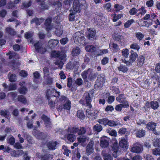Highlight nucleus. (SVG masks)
<instances>
[{
	"mask_svg": "<svg viewBox=\"0 0 160 160\" xmlns=\"http://www.w3.org/2000/svg\"><path fill=\"white\" fill-rule=\"evenodd\" d=\"M44 21L43 18L38 19V18H34L31 21V23H35L36 25H40Z\"/></svg>",
	"mask_w": 160,
	"mask_h": 160,
	"instance_id": "25",
	"label": "nucleus"
},
{
	"mask_svg": "<svg viewBox=\"0 0 160 160\" xmlns=\"http://www.w3.org/2000/svg\"><path fill=\"white\" fill-rule=\"evenodd\" d=\"M88 71L89 73L88 76V79L91 81H93L96 78L98 74L94 72L92 69L90 68L88 69Z\"/></svg>",
	"mask_w": 160,
	"mask_h": 160,
	"instance_id": "14",
	"label": "nucleus"
},
{
	"mask_svg": "<svg viewBox=\"0 0 160 160\" xmlns=\"http://www.w3.org/2000/svg\"><path fill=\"white\" fill-rule=\"evenodd\" d=\"M71 102L70 101L68 100L65 103L63 104V108L64 109L69 110L71 108Z\"/></svg>",
	"mask_w": 160,
	"mask_h": 160,
	"instance_id": "38",
	"label": "nucleus"
},
{
	"mask_svg": "<svg viewBox=\"0 0 160 160\" xmlns=\"http://www.w3.org/2000/svg\"><path fill=\"white\" fill-rule=\"evenodd\" d=\"M59 144L58 142L52 140L47 143V146L49 150H53L57 148Z\"/></svg>",
	"mask_w": 160,
	"mask_h": 160,
	"instance_id": "11",
	"label": "nucleus"
},
{
	"mask_svg": "<svg viewBox=\"0 0 160 160\" xmlns=\"http://www.w3.org/2000/svg\"><path fill=\"white\" fill-rule=\"evenodd\" d=\"M67 139L71 142H73L76 139L75 136L73 134H68L67 136Z\"/></svg>",
	"mask_w": 160,
	"mask_h": 160,
	"instance_id": "34",
	"label": "nucleus"
},
{
	"mask_svg": "<svg viewBox=\"0 0 160 160\" xmlns=\"http://www.w3.org/2000/svg\"><path fill=\"white\" fill-rule=\"evenodd\" d=\"M125 99L126 98L124 94H120L116 98V100L120 103L123 102Z\"/></svg>",
	"mask_w": 160,
	"mask_h": 160,
	"instance_id": "40",
	"label": "nucleus"
},
{
	"mask_svg": "<svg viewBox=\"0 0 160 160\" xmlns=\"http://www.w3.org/2000/svg\"><path fill=\"white\" fill-rule=\"evenodd\" d=\"M118 68L119 71L123 73L126 72L128 70V68L127 67L122 64L120 65Z\"/></svg>",
	"mask_w": 160,
	"mask_h": 160,
	"instance_id": "33",
	"label": "nucleus"
},
{
	"mask_svg": "<svg viewBox=\"0 0 160 160\" xmlns=\"http://www.w3.org/2000/svg\"><path fill=\"white\" fill-rule=\"evenodd\" d=\"M119 133L121 134H124L125 136H127L130 134L129 132L127 131L126 129L125 128H122L120 129L118 132Z\"/></svg>",
	"mask_w": 160,
	"mask_h": 160,
	"instance_id": "32",
	"label": "nucleus"
},
{
	"mask_svg": "<svg viewBox=\"0 0 160 160\" xmlns=\"http://www.w3.org/2000/svg\"><path fill=\"white\" fill-rule=\"evenodd\" d=\"M128 139V136H125V138L119 142V145L123 148H126L127 145V140Z\"/></svg>",
	"mask_w": 160,
	"mask_h": 160,
	"instance_id": "18",
	"label": "nucleus"
},
{
	"mask_svg": "<svg viewBox=\"0 0 160 160\" xmlns=\"http://www.w3.org/2000/svg\"><path fill=\"white\" fill-rule=\"evenodd\" d=\"M105 81V76L101 74L98 76V78L94 85L95 88L100 89L103 86V84Z\"/></svg>",
	"mask_w": 160,
	"mask_h": 160,
	"instance_id": "3",
	"label": "nucleus"
},
{
	"mask_svg": "<svg viewBox=\"0 0 160 160\" xmlns=\"http://www.w3.org/2000/svg\"><path fill=\"white\" fill-rule=\"evenodd\" d=\"M15 139L13 136L10 137H8L7 138V142L11 145H13L14 144L15 142Z\"/></svg>",
	"mask_w": 160,
	"mask_h": 160,
	"instance_id": "39",
	"label": "nucleus"
},
{
	"mask_svg": "<svg viewBox=\"0 0 160 160\" xmlns=\"http://www.w3.org/2000/svg\"><path fill=\"white\" fill-rule=\"evenodd\" d=\"M134 22V20L131 19V20L128 21L124 24V27L126 28H128L130 27V26Z\"/></svg>",
	"mask_w": 160,
	"mask_h": 160,
	"instance_id": "50",
	"label": "nucleus"
},
{
	"mask_svg": "<svg viewBox=\"0 0 160 160\" xmlns=\"http://www.w3.org/2000/svg\"><path fill=\"white\" fill-rule=\"evenodd\" d=\"M75 82L77 85L80 86L82 84L83 81L82 78H78L75 80Z\"/></svg>",
	"mask_w": 160,
	"mask_h": 160,
	"instance_id": "59",
	"label": "nucleus"
},
{
	"mask_svg": "<svg viewBox=\"0 0 160 160\" xmlns=\"http://www.w3.org/2000/svg\"><path fill=\"white\" fill-rule=\"evenodd\" d=\"M88 108L86 111L87 116L89 118L93 119L94 118L95 112L93 110L91 109V108Z\"/></svg>",
	"mask_w": 160,
	"mask_h": 160,
	"instance_id": "19",
	"label": "nucleus"
},
{
	"mask_svg": "<svg viewBox=\"0 0 160 160\" xmlns=\"http://www.w3.org/2000/svg\"><path fill=\"white\" fill-rule=\"evenodd\" d=\"M144 57L142 56H139L137 60V63L138 65L140 66H142L144 63Z\"/></svg>",
	"mask_w": 160,
	"mask_h": 160,
	"instance_id": "28",
	"label": "nucleus"
},
{
	"mask_svg": "<svg viewBox=\"0 0 160 160\" xmlns=\"http://www.w3.org/2000/svg\"><path fill=\"white\" fill-rule=\"evenodd\" d=\"M17 94L15 92H12L9 93L8 96L12 100H14L17 97Z\"/></svg>",
	"mask_w": 160,
	"mask_h": 160,
	"instance_id": "48",
	"label": "nucleus"
},
{
	"mask_svg": "<svg viewBox=\"0 0 160 160\" xmlns=\"http://www.w3.org/2000/svg\"><path fill=\"white\" fill-rule=\"evenodd\" d=\"M27 91V88L24 86L22 87L19 88V92L20 93L25 94Z\"/></svg>",
	"mask_w": 160,
	"mask_h": 160,
	"instance_id": "52",
	"label": "nucleus"
},
{
	"mask_svg": "<svg viewBox=\"0 0 160 160\" xmlns=\"http://www.w3.org/2000/svg\"><path fill=\"white\" fill-rule=\"evenodd\" d=\"M70 131L73 133H77L78 135H79L83 134L89 135H91L92 133V132L89 128L84 127L79 128L74 127L71 128Z\"/></svg>",
	"mask_w": 160,
	"mask_h": 160,
	"instance_id": "2",
	"label": "nucleus"
},
{
	"mask_svg": "<svg viewBox=\"0 0 160 160\" xmlns=\"http://www.w3.org/2000/svg\"><path fill=\"white\" fill-rule=\"evenodd\" d=\"M80 10L76 8H73V10H70V14L68 16L69 21L72 22L75 20L77 13L80 12Z\"/></svg>",
	"mask_w": 160,
	"mask_h": 160,
	"instance_id": "8",
	"label": "nucleus"
},
{
	"mask_svg": "<svg viewBox=\"0 0 160 160\" xmlns=\"http://www.w3.org/2000/svg\"><path fill=\"white\" fill-rule=\"evenodd\" d=\"M151 108L153 109H157L159 107L158 103L157 101H153L151 102Z\"/></svg>",
	"mask_w": 160,
	"mask_h": 160,
	"instance_id": "37",
	"label": "nucleus"
},
{
	"mask_svg": "<svg viewBox=\"0 0 160 160\" xmlns=\"http://www.w3.org/2000/svg\"><path fill=\"white\" fill-rule=\"evenodd\" d=\"M9 81L11 82H14L17 80L16 76L15 74H12L9 77Z\"/></svg>",
	"mask_w": 160,
	"mask_h": 160,
	"instance_id": "54",
	"label": "nucleus"
},
{
	"mask_svg": "<svg viewBox=\"0 0 160 160\" xmlns=\"http://www.w3.org/2000/svg\"><path fill=\"white\" fill-rule=\"evenodd\" d=\"M136 136L137 137L141 138L145 134V131L143 129L139 130L136 133Z\"/></svg>",
	"mask_w": 160,
	"mask_h": 160,
	"instance_id": "31",
	"label": "nucleus"
},
{
	"mask_svg": "<svg viewBox=\"0 0 160 160\" xmlns=\"http://www.w3.org/2000/svg\"><path fill=\"white\" fill-rule=\"evenodd\" d=\"M108 125L110 127L116 126L121 125L120 123L117 121L111 120L108 119Z\"/></svg>",
	"mask_w": 160,
	"mask_h": 160,
	"instance_id": "26",
	"label": "nucleus"
},
{
	"mask_svg": "<svg viewBox=\"0 0 160 160\" xmlns=\"http://www.w3.org/2000/svg\"><path fill=\"white\" fill-rule=\"evenodd\" d=\"M80 50L78 47H75L72 48V54L73 56L78 55L80 53Z\"/></svg>",
	"mask_w": 160,
	"mask_h": 160,
	"instance_id": "21",
	"label": "nucleus"
},
{
	"mask_svg": "<svg viewBox=\"0 0 160 160\" xmlns=\"http://www.w3.org/2000/svg\"><path fill=\"white\" fill-rule=\"evenodd\" d=\"M138 11L139 12L136 14V16H138L140 14L143 15L146 12V10L144 9V7H141V8L138 9Z\"/></svg>",
	"mask_w": 160,
	"mask_h": 160,
	"instance_id": "49",
	"label": "nucleus"
},
{
	"mask_svg": "<svg viewBox=\"0 0 160 160\" xmlns=\"http://www.w3.org/2000/svg\"><path fill=\"white\" fill-rule=\"evenodd\" d=\"M114 7L115 9V11L117 12L122 10L124 8L123 6L120 4H115L114 5Z\"/></svg>",
	"mask_w": 160,
	"mask_h": 160,
	"instance_id": "42",
	"label": "nucleus"
},
{
	"mask_svg": "<svg viewBox=\"0 0 160 160\" xmlns=\"http://www.w3.org/2000/svg\"><path fill=\"white\" fill-rule=\"evenodd\" d=\"M104 160H112L113 158L111 155L108 153H105L103 155Z\"/></svg>",
	"mask_w": 160,
	"mask_h": 160,
	"instance_id": "57",
	"label": "nucleus"
},
{
	"mask_svg": "<svg viewBox=\"0 0 160 160\" xmlns=\"http://www.w3.org/2000/svg\"><path fill=\"white\" fill-rule=\"evenodd\" d=\"M62 28L60 26L57 28L55 31V33L57 36L60 37L62 35Z\"/></svg>",
	"mask_w": 160,
	"mask_h": 160,
	"instance_id": "29",
	"label": "nucleus"
},
{
	"mask_svg": "<svg viewBox=\"0 0 160 160\" xmlns=\"http://www.w3.org/2000/svg\"><path fill=\"white\" fill-rule=\"evenodd\" d=\"M58 43L57 40H51L48 42V45L50 48H52L54 47L57 45Z\"/></svg>",
	"mask_w": 160,
	"mask_h": 160,
	"instance_id": "23",
	"label": "nucleus"
},
{
	"mask_svg": "<svg viewBox=\"0 0 160 160\" xmlns=\"http://www.w3.org/2000/svg\"><path fill=\"white\" fill-rule=\"evenodd\" d=\"M135 36L138 39L141 41L143 38L144 35L141 32H138L136 33Z\"/></svg>",
	"mask_w": 160,
	"mask_h": 160,
	"instance_id": "47",
	"label": "nucleus"
},
{
	"mask_svg": "<svg viewBox=\"0 0 160 160\" xmlns=\"http://www.w3.org/2000/svg\"><path fill=\"white\" fill-rule=\"evenodd\" d=\"M73 8L80 10L81 8L83 6L85 2V0H73Z\"/></svg>",
	"mask_w": 160,
	"mask_h": 160,
	"instance_id": "10",
	"label": "nucleus"
},
{
	"mask_svg": "<svg viewBox=\"0 0 160 160\" xmlns=\"http://www.w3.org/2000/svg\"><path fill=\"white\" fill-rule=\"evenodd\" d=\"M122 55L125 58L128 57L129 53V51L127 49H123L122 51Z\"/></svg>",
	"mask_w": 160,
	"mask_h": 160,
	"instance_id": "58",
	"label": "nucleus"
},
{
	"mask_svg": "<svg viewBox=\"0 0 160 160\" xmlns=\"http://www.w3.org/2000/svg\"><path fill=\"white\" fill-rule=\"evenodd\" d=\"M138 56L137 53H135L134 54L130 55V61L132 62H134L135 61L136 58Z\"/></svg>",
	"mask_w": 160,
	"mask_h": 160,
	"instance_id": "60",
	"label": "nucleus"
},
{
	"mask_svg": "<svg viewBox=\"0 0 160 160\" xmlns=\"http://www.w3.org/2000/svg\"><path fill=\"white\" fill-rule=\"evenodd\" d=\"M85 98V105L88 107V108H92V106L91 104L92 102V94L86 92L84 94Z\"/></svg>",
	"mask_w": 160,
	"mask_h": 160,
	"instance_id": "12",
	"label": "nucleus"
},
{
	"mask_svg": "<svg viewBox=\"0 0 160 160\" xmlns=\"http://www.w3.org/2000/svg\"><path fill=\"white\" fill-rule=\"evenodd\" d=\"M37 2L40 3L41 8L42 10L47 9L49 8V6L47 4H45L44 0H37Z\"/></svg>",
	"mask_w": 160,
	"mask_h": 160,
	"instance_id": "22",
	"label": "nucleus"
},
{
	"mask_svg": "<svg viewBox=\"0 0 160 160\" xmlns=\"http://www.w3.org/2000/svg\"><path fill=\"white\" fill-rule=\"evenodd\" d=\"M138 11V9H137L135 8H133L131 9L129 11V13L131 15H134L135 14H137Z\"/></svg>",
	"mask_w": 160,
	"mask_h": 160,
	"instance_id": "62",
	"label": "nucleus"
},
{
	"mask_svg": "<svg viewBox=\"0 0 160 160\" xmlns=\"http://www.w3.org/2000/svg\"><path fill=\"white\" fill-rule=\"evenodd\" d=\"M84 34L80 32H76L74 35L73 40L77 44H82L84 42Z\"/></svg>",
	"mask_w": 160,
	"mask_h": 160,
	"instance_id": "4",
	"label": "nucleus"
},
{
	"mask_svg": "<svg viewBox=\"0 0 160 160\" xmlns=\"http://www.w3.org/2000/svg\"><path fill=\"white\" fill-rule=\"evenodd\" d=\"M62 149L63 150V153L67 156H68L69 154L71 153V151L68 149L67 147L65 146H62Z\"/></svg>",
	"mask_w": 160,
	"mask_h": 160,
	"instance_id": "35",
	"label": "nucleus"
},
{
	"mask_svg": "<svg viewBox=\"0 0 160 160\" xmlns=\"http://www.w3.org/2000/svg\"><path fill=\"white\" fill-rule=\"evenodd\" d=\"M6 30L7 32L12 35H15L16 34V32L10 27L7 28L6 29Z\"/></svg>",
	"mask_w": 160,
	"mask_h": 160,
	"instance_id": "43",
	"label": "nucleus"
},
{
	"mask_svg": "<svg viewBox=\"0 0 160 160\" xmlns=\"http://www.w3.org/2000/svg\"><path fill=\"white\" fill-rule=\"evenodd\" d=\"M85 49L87 51L92 53L96 51V48L92 45H88L85 47Z\"/></svg>",
	"mask_w": 160,
	"mask_h": 160,
	"instance_id": "24",
	"label": "nucleus"
},
{
	"mask_svg": "<svg viewBox=\"0 0 160 160\" xmlns=\"http://www.w3.org/2000/svg\"><path fill=\"white\" fill-rule=\"evenodd\" d=\"M77 116L81 119H83L85 117V115L83 112L81 110H78L77 111Z\"/></svg>",
	"mask_w": 160,
	"mask_h": 160,
	"instance_id": "36",
	"label": "nucleus"
},
{
	"mask_svg": "<svg viewBox=\"0 0 160 160\" xmlns=\"http://www.w3.org/2000/svg\"><path fill=\"white\" fill-rule=\"evenodd\" d=\"M89 73L88 71V70L87 71H85L83 72L81 74V75L85 81L87 78L88 74Z\"/></svg>",
	"mask_w": 160,
	"mask_h": 160,
	"instance_id": "56",
	"label": "nucleus"
},
{
	"mask_svg": "<svg viewBox=\"0 0 160 160\" xmlns=\"http://www.w3.org/2000/svg\"><path fill=\"white\" fill-rule=\"evenodd\" d=\"M41 118L43 121L46 127L49 129L52 126L50 118L44 114L42 115Z\"/></svg>",
	"mask_w": 160,
	"mask_h": 160,
	"instance_id": "13",
	"label": "nucleus"
},
{
	"mask_svg": "<svg viewBox=\"0 0 160 160\" xmlns=\"http://www.w3.org/2000/svg\"><path fill=\"white\" fill-rule=\"evenodd\" d=\"M152 153L155 155H160V149L159 148H155L152 150Z\"/></svg>",
	"mask_w": 160,
	"mask_h": 160,
	"instance_id": "61",
	"label": "nucleus"
},
{
	"mask_svg": "<svg viewBox=\"0 0 160 160\" xmlns=\"http://www.w3.org/2000/svg\"><path fill=\"white\" fill-rule=\"evenodd\" d=\"M34 134L36 138L39 139H43L47 137V134L38 131L34 133Z\"/></svg>",
	"mask_w": 160,
	"mask_h": 160,
	"instance_id": "20",
	"label": "nucleus"
},
{
	"mask_svg": "<svg viewBox=\"0 0 160 160\" xmlns=\"http://www.w3.org/2000/svg\"><path fill=\"white\" fill-rule=\"evenodd\" d=\"M18 101L24 104L27 102V100L26 98L22 95H20L18 96Z\"/></svg>",
	"mask_w": 160,
	"mask_h": 160,
	"instance_id": "44",
	"label": "nucleus"
},
{
	"mask_svg": "<svg viewBox=\"0 0 160 160\" xmlns=\"http://www.w3.org/2000/svg\"><path fill=\"white\" fill-rule=\"evenodd\" d=\"M112 148L113 151L118 152L119 147L118 146V142L115 141L112 146Z\"/></svg>",
	"mask_w": 160,
	"mask_h": 160,
	"instance_id": "51",
	"label": "nucleus"
},
{
	"mask_svg": "<svg viewBox=\"0 0 160 160\" xmlns=\"http://www.w3.org/2000/svg\"><path fill=\"white\" fill-rule=\"evenodd\" d=\"M9 112L8 110H2L0 112V114L1 116H4L8 118H9Z\"/></svg>",
	"mask_w": 160,
	"mask_h": 160,
	"instance_id": "46",
	"label": "nucleus"
},
{
	"mask_svg": "<svg viewBox=\"0 0 160 160\" xmlns=\"http://www.w3.org/2000/svg\"><path fill=\"white\" fill-rule=\"evenodd\" d=\"M109 139L106 137H103L101 138L100 141V146L103 148L107 147L109 145Z\"/></svg>",
	"mask_w": 160,
	"mask_h": 160,
	"instance_id": "16",
	"label": "nucleus"
},
{
	"mask_svg": "<svg viewBox=\"0 0 160 160\" xmlns=\"http://www.w3.org/2000/svg\"><path fill=\"white\" fill-rule=\"evenodd\" d=\"M142 145L138 142H137L133 145L131 149V151L136 153H139L142 152Z\"/></svg>",
	"mask_w": 160,
	"mask_h": 160,
	"instance_id": "9",
	"label": "nucleus"
},
{
	"mask_svg": "<svg viewBox=\"0 0 160 160\" xmlns=\"http://www.w3.org/2000/svg\"><path fill=\"white\" fill-rule=\"evenodd\" d=\"M35 49L36 51L41 54H44L46 51V48L43 46L42 43L40 42L35 41L34 43Z\"/></svg>",
	"mask_w": 160,
	"mask_h": 160,
	"instance_id": "5",
	"label": "nucleus"
},
{
	"mask_svg": "<svg viewBox=\"0 0 160 160\" xmlns=\"http://www.w3.org/2000/svg\"><path fill=\"white\" fill-rule=\"evenodd\" d=\"M74 69L77 71L80 66L79 63L77 60H75L73 61Z\"/></svg>",
	"mask_w": 160,
	"mask_h": 160,
	"instance_id": "53",
	"label": "nucleus"
},
{
	"mask_svg": "<svg viewBox=\"0 0 160 160\" xmlns=\"http://www.w3.org/2000/svg\"><path fill=\"white\" fill-rule=\"evenodd\" d=\"M96 32L93 28L88 29L86 32V37L87 39L91 41H93L95 38Z\"/></svg>",
	"mask_w": 160,
	"mask_h": 160,
	"instance_id": "6",
	"label": "nucleus"
},
{
	"mask_svg": "<svg viewBox=\"0 0 160 160\" xmlns=\"http://www.w3.org/2000/svg\"><path fill=\"white\" fill-rule=\"evenodd\" d=\"M36 156L41 160H49L52 159L53 157L52 154L48 153L42 154L39 152L36 153Z\"/></svg>",
	"mask_w": 160,
	"mask_h": 160,
	"instance_id": "7",
	"label": "nucleus"
},
{
	"mask_svg": "<svg viewBox=\"0 0 160 160\" xmlns=\"http://www.w3.org/2000/svg\"><path fill=\"white\" fill-rule=\"evenodd\" d=\"M51 55L52 57L58 58L54 63L61 69L65 61V54L62 52L54 51L52 52Z\"/></svg>",
	"mask_w": 160,
	"mask_h": 160,
	"instance_id": "1",
	"label": "nucleus"
},
{
	"mask_svg": "<svg viewBox=\"0 0 160 160\" xmlns=\"http://www.w3.org/2000/svg\"><path fill=\"white\" fill-rule=\"evenodd\" d=\"M157 16L155 15L154 14H151V15H150V21H145L144 22V23L146 25V26L147 24H148L149 25H151L152 24V20L153 19H154L155 18V17H156Z\"/></svg>",
	"mask_w": 160,
	"mask_h": 160,
	"instance_id": "41",
	"label": "nucleus"
},
{
	"mask_svg": "<svg viewBox=\"0 0 160 160\" xmlns=\"http://www.w3.org/2000/svg\"><path fill=\"white\" fill-rule=\"evenodd\" d=\"M156 125L155 123L152 122H149L147 124V128L148 129L153 131L154 133L157 134V133L155 130Z\"/></svg>",
	"mask_w": 160,
	"mask_h": 160,
	"instance_id": "17",
	"label": "nucleus"
},
{
	"mask_svg": "<svg viewBox=\"0 0 160 160\" xmlns=\"http://www.w3.org/2000/svg\"><path fill=\"white\" fill-rule=\"evenodd\" d=\"M102 129V127L99 123L97 124L93 127V131L98 132H100Z\"/></svg>",
	"mask_w": 160,
	"mask_h": 160,
	"instance_id": "27",
	"label": "nucleus"
},
{
	"mask_svg": "<svg viewBox=\"0 0 160 160\" xmlns=\"http://www.w3.org/2000/svg\"><path fill=\"white\" fill-rule=\"evenodd\" d=\"M130 48H131L136 49L137 51H138L140 48L138 44L136 43H133L130 46Z\"/></svg>",
	"mask_w": 160,
	"mask_h": 160,
	"instance_id": "55",
	"label": "nucleus"
},
{
	"mask_svg": "<svg viewBox=\"0 0 160 160\" xmlns=\"http://www.w3.org/2000/svg\"><path fill=\"white\" fill-rule=\"evenodd\" d=\"M108 119L106 118H104L101 119H99L97 122L100 124L106 126L108 125Z\"/></svg>",
	"mask_w": 160,
	"mask_h": 160,
	"instance_id": "30",
	"label": "nucleus"
},
{
	"mask_svg": "<svg viewBox=\"0 0 160 160\" xmlns=\"http://www.w3.org/2000/svg\"><path fill=\"white\" fill-rule=\"evenodd\" d=\"M153 145L155 147H160V139H156L154 142Z\"/></svg>",
	"mask_w": 160,
	"mask_h": 160,
	"instance_id": "64",
	"label": "nucleus"
},
{
	"mask_svg": "<svg viewBox=\"0 0 160 160\" xmlns=\"http://www.w3.org/2000/svg\"><path fill=\"white\" fill-rule=\"evenodd\" d=\"M115 99V97L112 96H109L107 100V102L109 104L112 103L114 102Z\"/></svg>",
	"mask_w": 160,
	"mask_h": 160,
	"instance_id": "63",
	"label": "nucleus"
},
{
	"mask_svg": "<svg viewBox=\"0 0 160 160\" xmlns=\"http://www.w3.org/2000/svg\"><path fill=\"white\" fill-rule=\"evenodd\" d=\"M52 18L49 17L45 20L44 24L47 31H49L52 28V25L51 24L52 21Z\"/></svg>",
	"mask_w": 160,
	"mask_h": 160,
	"instance_id": "15",
	"label": "nucleus"
},
{
	"mask_svg": "<svg viewBox=\"0 0 160 160\" xmlns=\"http://www.w3.org/2000/svg\"><path fill=\"white\" fill-rule=\"evenodd\" d=\"M87 138L85 136H80L77 138L78 142L80 143H84L86 140Z\"/></svg>",
	"mask_w": 160,
	"mask_h": 160,
	"instance_id": "45",
	"label": "nucleus"
}]
</instances>
